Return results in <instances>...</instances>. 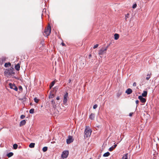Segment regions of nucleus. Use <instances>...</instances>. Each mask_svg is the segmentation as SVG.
<instances>
[{
	"label": "nucleus",
	"mask_w": 159,
	"mask_h": 159,
	"mask_svg": "<svg viewBox=\"0 0 159 159\" xmlns=\"http://www.w3.org/2000/svg\"><path fill=\"white\" fill-rule=\"evenodd\" d=\"M60 98H59V97H57V98H56V99L57 100H59V99Z\"/></svg>",
	"instance_id": "obj_41"
},
{
	"label": "nucleus",
	"mask_w": 159,
	"mask_h": 159,
	"mask_svg": "<svg viewBox=\"0 0 159 159\" xmlns=\"http://www.w3.org/2000/svg\"><path fill=\"white\" fill-rule=\"evenodd\" d=\"M43 151L44 152H46L48 150V147H44L43 148Z\"/></svg>",
	"instance_id": "obj_24"
},
{
	"label": "nucleus",
	"mask_w": 159,
	"mask_h": 159,
	"mask_svg": "<svg viewBox=\"0 0 159 159\" xmlns=\"http://www.w3.org/2000/svg\"><path fill=\"white\" fill-rule=\"evenodd\" d=\"M129 14H127V15L125 16V20H126L127 18H128L129 17Z\"/></svg>",
	"instance_id": "obj_34"
},
{
	"label": "nucleus",
	"mask_w": 159,
	"mask_h": 159,
	"mask_svg": "<svg viewBox=\"0 0 159 159\" xmlns=\"http://www.w3.org/2000/svg\"><path fill=\"white\" fill-rule=\"evenodd\" d=\"M26 122L25 121V120H23L22 121H21L20 123V126H21L23 125H25L26 124Z\"/></svg>",
	"instance_id": "obj_11"
},
{
	"label": "nucleus",
	"mask_w": 159,
	"mask_h": 159,
	"mask_svg": "<svg viewBox=\"0 0 159 159\" xmlns=\"http://www.w3.org/2000/svg\"><path fill=\"white\" fill-rule=\"evenodd\" d=\"M51 102H52V105L53 107H54L56 106L55 101L54 100H52Z\"/></svg>",
	"instance_id": "obj_22"
},
{
	"label": "nucleus",
	"mask_w": 159,
	"mask_h": 159,
	"mask_svg": "<svg viewBox=\"0 0 159 159\" xmlns=\"http://www.w3.org/2000/svg\"><path fill=\"white\" fill-rule=\"evenodd\" d=\"M127 155L128 154L127 153L126 154H125L124 156L123 157V159H127Z\"/></svg>",
	"instance_id": "obj_30"
},
{
	"label": "nucleus",
	"mask_w": 159,
	"mask_h": 159,
	"mask_svg": "<svg viewBox=\"0 0 159 159\" xmlns=\"http://www.w3.org/2000/svg\"><path fill=\"white\" fill-rule=\"evenodd\" d=\"M9 85L10 88L11 89H13L16 91H17L18 90V88L14 84H12L11 83H9Z\"/></svg>",
	"instance_id": "obj_5"
},
{
	"label": "nucleus",
	"mask_w": 159,
	"mask_h": 159,
	"mask_svg": "<svg viewBox=\"0 0 159 159\" xmlns=\"http://www.w3.org/2000/svg\"><path fill=\"white\" fill-rule=\"evenodd\" d=\"M107 47L105 48H102L98 52L99 55H102L105 53L106 51L107 50Z\"/></svg>",
	"instance_id": "obj_8"
},
{
	"label": "nucleus",
	"mask_w": 159,
	"mask_h": 159,
	"mask_svg": "<svg viewBox=\"0 0 159 159\" xmlns=\"http://www.w3.org/2000/svg\"><path fill=\"white\" fill-rule=\"evenodd\" d=\"M73 141V139L72 137L71 136H69L68 138L66 139V143L67 144H69L72 142Z\"/></svg>",
	"instance_id": "obj_6"
},
{
	"label": "nucleus",
	"mask_w": 159,
	"mask_h": 159,
	"mask_svg": "<svg viewBox=\"0 0 159 159\" xmlns=\"http://www.w3.org/2000/svg\"><path fill=\"white\" fill-rule=\"evenodd\" d=\"M135 102H136V104L137 105V106H136V107H137L138 106V103L139 102V101L138 100H137L135 101Z\"/></svg>",
	"instance_id": "obj_38"
},
{
	"label": "nucleus",
	"mask_w": 159,
	"mask_h": 159,
	"mask_svg": "<svg viewBox=\"0 0 159 159\" xmlns=\"http://www.w3.org/2000/svg\"><path fill=\"white\" fill-rule=\"evenodd\" d=\"M61 44L63 46H65V44L64 43H61Z\"/></svg>",
	"instance_id": "obj_42"
},
{
	"label": "nucleus",
	"mask_w": 159,
	"mask_h": 159,
	"mask_svg": "<svg viewBox=\"0 0 159 159\" xmlns=\"http://www.w3.org/2000/svg\"><path fill=\"white\" fill-rule=\"evenodd\" d=\"M55 83V82L54 81H53L52 82L51 85L50 86V88L54 85Z\"/></svg>",
	"instance_id": "obj_31"
},
{
	"label": "nucleus",
	"mask_w": 159,
	"mask_h": 159,
	"mask_svg": "<svg viewBox=\"0 0 159 159\" xmlns=\"http://www.w3.org/2000/svg\"><path fill=\"white\" fill-rule=\"evenodd\" d=\"M98 46V44H96V45H95L94 46H93V48L94 49H95L97 48Z\"/></svg>",
	"instance_id": "obj_35"
},
{
	"label": "nucleus",
	"mask_w": 159,
	"mask_h": 159,
	"mask_svg": "<svg viewBox=\"0 0 159 159\" xmlns=\"http://www.w3.org/2000/svg\"><path fill=\"white\" fill-rule=\"evenodd\" d=\"M68 151H64L63 152L61 156L63 158H66L68 156Z\"/></svg>",
	"instance_id": "obj_4"
},
{
	"label": "nucleus",
	"mask_w": 159,
	"mask_h": 159,
	"mask_svg": "<svg viewBox=\"0 0 159 159\" xmlns=\"http://www.w3.org/2000/svg\"><path fill=\"white\" fill-rule=\"evenodd\" d=\"M95 117V115L94 113H91L89 117V118L91 120H93L94 119Z\"/></svg>",
	"instance_id": "obj_13"
},
{
	"label": "nucleus",
	"mask_w": 159,
	"mask_h": 159,
	"mask_svg": "<svg viewBox=\"0 0 159 159\" xmlns=\"http://www.w3.org/2000/svg\"><path fill=\"white\" fill-rule=\"evenodd\" d=\"M115 39L116 40H117L119 37V34H115L114 35Z\"/></svg>",
	"instance_id": "obj_16"
},
{
	"label": "nucleus",
	"mask_w": 159,
	"mask_h": 159,
	"mask_svg": "<svg viewBox=\"0 0 159 159\" xmlns=\"http://www.w3.org/2000/svg\"><path fill=\"white\" fill-rule=\"evenodd\" d=\"M6 58L5 57H3L1 58V60L2 61V62H5L6 61Z\"/></svg>",
	"instance_id": "obj_27"
},
{
	"label": "nucleus",
	"mask_w": 159,
	"mask_h": 159,
	"mask_svg": "<svg viewBox=\"0 0 159 159\" xmlns=\"http://www.w3.org/2000/svg\"><path fill=\"white\" fill-rule=\"evenodd\" d=\"M117 146L116 144H115L113 146L109 148V151H112L114 149L116 148Z\"/></svg>",
	"instance_id": "obj_12"
},
{
	"label": "nucleus",
	"mask_w": 159,
	"mask_h": 159,
	"mask_svg": "<svg viewBox=\"0 0 159 159\" xmlns=\"http://www.w3.org/2000/svg\"><path fill=\"white\" fill-rule=\"evenodd\" d=\"M136 7H137V4L136 3H135L133 5L132 8H133L134 9V8H135Z\"/></svg>",
	"instance_id": "obj_32"
},
{
	"label": "nucleus",
	"mask_w": 159,
	"mask_h": 159,
	"mask_svg": "<svg viewBox=\"0 0 159 159\" xmlns=\"http://www.w3.org/2000/svg\"><path fill=\"white\" fill-rule=\"evenodd\" d=\"M98 107V105L97 104H95L93 106V108L94 109H95L96 108Z\"/></svg>",
	"instance_id": "obj_36"
},
{
	"label": "nucleus",
	"mask_w": 159,
	"mask_h": 159,
	"mask_svg": "<svg viewBox=\"0 0 159 159\" xmlns=\"http://www.w3.org/2000/svg\"><path fill=\"white\" fill-rule=\"evenodd\" d=\"M92 131L89 127L86 126L84 131V138L85 139L90 137Z\"/></svg>",
	"instance_id": "obj_1"
},
{
	"label": "nucleus",
	"mask_w": 159,
	"mask_h": 159,
	"mask_svg": "<svg viewBox=\"0 0 159 159\" xmlns=\"http://www.w3.org/2000/svg\"><path fill=\"white\" fill-rule=\"evenodd\" d=\"M151 75H152L151 73L148 74L147 75V77L146 78V79L147 80H148L150 78Z\"/></svg>",
	"instance_id": "obj_18"
},
{
	"label": "nucleus",
	"mask_w": 159,
	"mask_h": 159,
	"mask_svg": "<svg viewBox=\"0 0 159 159\" xmlns=\"http://www.w3.org/2000/svg\"><path fill=\"white\" fill-rule=\"evenodd\" d=\"M54 97V94H52L51 93L49 95V98H52Z\"/></svg>",
	"instance_id": "obj_28"
},
{
	"label": "nucleus",
	"mask_w": 159,
	"mask_h": 159,
	"mask_svg": "<svg viewBox=\"0 0 159 159\" xmlns=\"http://www.w3.org/2000/svg\"><path fill=\"white\" fill-rule=\"evenodd\" d=\"M51 32V27L49 25L47 28L44 31V33H45V36H48L49 35Z\"/></svg>",
	"instance_id": "obj_3"
},
{
	"label": "nucleus",
	"mask_w": 159,
	"mask_h": 159,
	"mask_svg": "<svg viewBox=\"0 0 159 159\" xmlns=\"http://www.w3.org/2000/svg\"><path fill=\"white\" fill-rule=\"evenodd\" d=\"M11 65V64L10 62H9L8 63H6L5 64L4 66L6 67H7L8 66H10Z\"/></svg>",
	"instance_id": "obj_21"
},
{
	"label": "nucleus",
	"mask_w": 159,
	"mask_h": 159,
	"mask_svg": "<svg viewBox=\"0 0 159 159\" xmlns=\"http://www.w3.org/2000/svg\"><path fill=\"white\" fill-rule=\"evenodd\" d=\"M15 68L16 70L17 71L19 70L20 68V66L19 64H18L16 65L15 66Z\"/></svg>",
	"instance_id": "obj_15"
},
{
	"label": "nucleus",
	"mask_w": 159,
	"mask_h": 159,
	"mask_svg": "<svg viewBox=\"0 0 159 159\" xmlns=\"http://www.w3.org/2000/svg\"><path fill=\"white\" fill-rule=\"evenodd\" d=\"M110 155V153L108 152H106L104 154L103 156L104 157H107L108 156Z\"/></svg>",
	"instance_id": "obj_17"
},
{
	"label": "nucleus",
	"mask_w": 159,
	"mask_h": 159,
	"mask_svg": "<svg viewBox=\"0 0 159 159\" xmlns=\"http://www.w3.org/2000/svg\"><path fill=\"white\" fill-rule=\"evenodd\" d=\"M133 113H129V116H132V114H133Z\"/></svg>",
	"instance_id": "obj_40"
},
{
	"label": "nucleus",
	"mask_w": 159,
	"mask_h": 159,
	"mask_svg": "<svg viewBox=\"0 0 159 159\" xmlns=\"http://www.w3.org/2000/svg\"><path fill=\"white\" fill-rule=\"evenodd\" d=\"M34 102H35L36 103H38L39 101V100L37 99L36 98H34Z\"/></svg>",
	"instance_id": "obj_29"
},
{
	"label": "nucleus",
	"mask_w": 159,
	"mask_h": 159,
	"mask_svg": "<svg viewBox=\"0 0 159 159\" xmlns=\"http://www.w3.org/2000/svg\"><path fill=\"white\" fill-rule=\"evenodd\" d=\"M25 117V116L24 115H22L20 116V118L21 119H24Z\"/></svg>",
	"instance_id": "obj_37"
},
{
	"label": "nucleus",
	"mask_w": 159,
	"mask_h": 159,
	"mask_svg": "<svg viewBox=\"0 0 159 159\" xmlns=\"http://www.w3.org/2000/svg\"><path fill=\"white\" fill-rule=\"evenodd\" d=\"M13 68H10L6 69L4 71L5 75H11L12 74H15V73L13 72Z\"/></svg>",
	"instance_id": "obj_2"
},
{
	"label": "nucleus",
	"mask_w": 159,
	"mask_h": 159,
	"mask_svg": "<svg viewBox=\"0 0 159 159\" xmlns=\"http://www.w3.org/2000/svg\"><path fill=\"white\" fill-rule=\"evenodd\" d=\"M132 92V90L130 88L127 89L125 91V93H127V94H130Z\"/></svg>",
	"instance_id": "obj_10"
},
{
	"label": "nucleus",
	"mask_w": 159,
	"mask_h": 159,
	"mask_svg": "<svg viewBox=\"0 0 159 159\" xmlns=\"http://www.w3.org/2000/svg\"><path fill=\"white\" fill-rule=\"evenodd\" d=\"M101 157V155H99L98 156V158H97V159H99Z\"/></svg>",
	"instance_id": "obj_43"
},
{
	"label": "nucleus",
	"mask_w": 159,
	"mask_h": 159,
	"mask_svg": "<svg viewBox=\"0 0 159 159\" xmlns=\"http://www.w3.org/2000/svg\"><path fill=\"white\" fill-rule=\"evenodd\" d=\"M122 93V92H119L117 93L116 96L118 98H119L120 96L121 95Z\"/></svg>",
	"instance_id": "obj_23"
},
{
	"label": "nucleus",
	"mask_w": 159,
	"mask_h": 159,
	"mask_svg": "<svg viewBox=\"0 0 159 159\" xmlns=\"http://www.w3.org/2000/svg\"><path fill=\"white\" fill-rule=\"evenodd\" d=\"M147 94V92L146 91H144L143 93L142 94V97H146Z\"/></svg>",
	"instance_id": "obj_14"
},
{
	"label": "nucleus",
	"mask_w": 159,
	"mask_h": 159,
	"mask_svg": "<svg viewBox=\"0 0 159 159\" xmlns=\"http://www.w3.org/2000/svg\"><path fill=\"white\" fill-rule=\"evenodd\" d=\"M19 89L20 91H22V88L21 86H19Z\"/></svg>",
	"instance_id": "obj_33"
},
{
	"label": "nucleus",
	"mask_w": 159,
	"mask_h": 159,
	"mask_svg": "<svg viewBox=\"0 0 159 159\" xmlns=\"http://www.w3.org/2000/svg\"><path fill=\"white\" fill-rule=\"evenodd\" d=\"M71 81V80L70 79L69 80V83H70Z\"/></svg>",
	"instance_id": "obj_44"
},
{
	"label": "nucleus",
	"mask_w": 159,
	"mask_h": 159,
	"mask_svg": "<svg viewBox=\"0 0 159 159\" xmlns=\"http://www.w3.org/2000/svg\"><path fill=\"white\" fill-rule=\"evenodd\" d=\"M34 109L33 108H32L30 110L29 112L30 114H33L34 112Z\"/></svg>",
	"instance_id": "obj_26"
},
{
	"label": "nucleus",
	"mask_w": 159,
	"mask_h": 159,
	"mask_svg": "<svg viewBox=\"0 0 159 159\" xmlns=\"http://www.w3.org/2000/svg\"><path fill=\"white\" fill-rule=\"evenodd\" d=\"M91 159V158H90V159Z\"/></svg>",
	"instance_id": "obj_46"
},
{
	"label": "nucleus",
	"mask_w": 159,
	"mask_h": 159,
	"mask_svg": "<svg viewBox=\"0 0 159 159\" xmlns=\"http://www.w3.org/2000/svg\"><path fill=\"white\" fill-rule=\"evenodd\" d=\"M13 155V153L12 152H10L8 153L7 154V156L8 157H10L12 156Z\"/></svg>",
	"instance_id": "obj_19"
},
{
	"label": "nucleus",
	"mask_w": 159,
	"mask_h": 159,
	"mask_svg": "<svg viewBox=\"0 0 159 159\" xmlns=\"http://www.w3.org/2000/svg\"><path fill=\"white\" fill-rule=\"evenodd\" d=\"M68 93H66L64 96V98L63 100V103L64 105H66L67 102V98L68 97Z\"/></svg>",
	"instance_id": "obj_7"
},
{
	"label": "nucleus",
	"mask_w": 159,
	"mask_h": 159,
	"mask_svg": "<svg viewBox=\"0 0 159 159\" xmlns=\"http://www.w3.org/2000/svg\"><path fill=\"white\" fill-rule=\"evenodd\" d=\"M136 83L135 82L133 84V86H136Z\"/></svg>",
	"instance_id": "obj_39"
},
{
	"label": "nucleus",
	"mask_w": 159,
	"mask_h": 159,
	"mask_svg": "<svg viewBox=\"0 0 159 159\" xmlns=\"http://www.w3.org/2000/svg\"><path fill=\"white\" fill-rule=\"evenodd\" d=\"M35 143H31L29 145V147L30 148H33L34 147Z\"/></svg>",
	"instance_id": "obj_20"
},
{
	"label": "nucleus",
	"mask_w": 159,
	"mask_h": 159,
	"mask_svg": "<svg viewBox=\"0 0 159 159\" xmlns=\"http://www.w3.org/2000/svg\"><path fill=\"white\" fill-rule=\"evenodd\" d=\"M91 56H92V55H91V54H90V55H89V57H91Z\"/></svg>",
	"instance_id": "obj_45"
},
{
	"label": "nucleus",
	"mask_w": 159,
	"mask_h": 159,
	"mask_svg": "<svg viewBox=\"0 0 159 159\" xmlns=\"http://www.w3.org/2000/svg\"><path fill=\"white\" fill-rule=\"evenodd\" d=\"M17 147H18V145L17 144L15 143V144H13V148L14 149H16L17 148Z\"/></svg>",
	"instance_id": "obj_25"
},
{
	"label": "nucleus",
	"mask_w": 159,
	"mask_h": 159,
	"mask_svg": "<svg viewBox=\"0 0 159 159\" xmlns=\"http://www.w3.org/2000/svg\"><path fill=\"white\" fill-rule=\"evenodd\" d=\"M138 98L140 100L141 102L142 103H144L146 101V99L143 98L142 96H139L138 97Z\"/></svg>",
	"instance_id": "obj_9"
}]
</instances>
